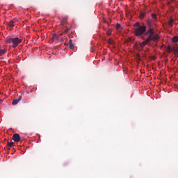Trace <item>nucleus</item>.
<instances>
[{"label": "nucleus", "instance_id": "nucleus-8", "mask_svg": "<svg viewBox=\"0 0 178 178\" xmlns=\"http://www.w3.org/2000/svg\"><path fill=\"white\" fill-rule=\"evenodd\" d=\"M67 23V17L63 18L61 20V24L63 26H65V24H66Z\"/></svg>", "mask_w": 178, "mask_h": 178}, {"label": "nucleus", "instance_id": "nucleus-18", "mask_svg": "<svg viewBox=\"0 0 178 178\" xmlns=\"http://www.w3.org/2000/svg\"><path fill=\"white\" fill-rule=\"evenodd\" d=\"M116 29H118V30H119V29H120V24H117Z\"/></svg>", "mask_w": 178, "mask_h": 178}, {"label": "nucleus", "instance_id": "nucleus-11", "mask_svg": "<svg viewBox=\"0 0 178 178\" xmlns=\"http://www.w3.org/2000/svg\"><path fill=\"white\" fill-rule=\"evenodd\" d=\"M178 42V36H174V37L172 38V42L176 43V42Z\"/></svg>", "mask_w": 178, "mask_h": 178}, {"label": "nucleus", "instance_id": "nucleus-22", "mask_svg": "<svg viewBox=\"0 0 178 178\" xmlns=\"http://www.w3.org/2000/svg\"><path fill=\"white\" fill-rule=\"evenodd\" d=\"M139 24L138 22L136 23V25Z\"/></svg>", "mask_w": 178, "mask_h": 178}, {"label": "nucleus", "instance_id": "nucleus-21", "mask_svg": "<svg viewBox=\"0 0 178 178\" xmlns=\"http://www.w3.org/2000/svg\"><path fill=\"white\" fill-rule=\"evenodd\" d=\"M1 102H2V99H0V104H1Z\"/></svg>", "mask_w": 178, "mask_h": 178}, {"label": "nucleus", "instance_id": "nucleus-20", "mask_svg": "<svg viewBox=\"0 0 178 178\" xmlns=\"http://www.w3.org/2000/svg\"><path fill=\"white\" fill-rule=\"evenodd\" d=\"M141 17H144V14H140Z\"/></svg>", "mask_w": 178, "mask_h": 178}, {"label": "nucleus", "instance_id": "nucleus-2", "mask_svg": "<svg viewBox=\"0 0 178 178\" xmlns=\"http://www.w3.org/2000/svg\"><path fill=\"white\" fill-rule=\"evenodd\" d=\"M22 42V39L19 38H10L6 40V44H13V48H16Z\"/></svg>", "mask_w": 178, "mask_h": 178}, {"label": "nucleus", "instance_id": "nucleus-5", "mask_svg": "<svg viewBox=\"0 0 178 178\" xmlns=\"http://www.w3.org/2000/svg\"><path fill=\"white\" fill-rule=\"evenodd\" d=\"M20 101H22V96H19L18 99L13 100V105H17Z\"/></svg>", "mask_w": 178, "mask_h": 178}, {"label": "nucleus", "instance_id": "nucleus-14", "mask_svg": "<svg viewBox=\"0 0 178 178\" xmlns=\"http://www.w3.org/2000/svg\"><path fill=\"white\" fill-rule=\"evenodd\" d=\"M172 51H173V49H172V47H170V46L168 47V52L169 54H170V52H172Z\"/></svg>", "mask_w": 178, "mask_h": 178}, {"label": "nucleus", "instance_id": "nucleus-12", "mask_svg": "<svg viewBox=\"0 0 178 178\" xmlns=\"http://www.w3.org/2000/svg\"><path fill=\"white\" fill-rule=\"evenodd\" d=\"M5 54H6V50H3V49L0 50V56L5 55Z\"/></svg>", "mask_w": 178, "mask_h": 178}, {"label": "nucleus", "instance_id": "nucleus-4", "mask_svg": "<svg viewBox=\"0 0 178 178\" xmlns=\"http://www.w3.org/2000/svg\"><path fill=\"white\" fill-rule=\"evenodd\" d=\"M13 138L15 143H19L20 141V135H19L18 134H15L13 136Z\"/></svg>", "mask_w": 178, "mask_h": 178}, {"label": "nucleus", "instance_id": "nucleus-16", "mask_svg": "<svg viewBox=\"0 0 178 178\" xmlns=\"http://www.w3.org/2000/svg\"><path fill=\"white\" fill-rule=\"evenodd\" d=\"M152 17L154 20H156V14H152Z\"/></svg>", "mask_w": 178, "mask_h": 178}, {"label": "nucleus", "instance_id": "nucleus-10", "mask_svg": "<svg viewBox=\"0 0 178 178\" xmlns=\"http://www.w3.org/2000/svg\"><path fill=\"white\" fill-rule=\"evenodd\" d=\"M175 22V19H170L168 22V24L169 26H170L171 27L173 26V22Z\"/></svg>", "mask_w": 178, "mask_h": 178}, {"label": "nucleus", "instance_id": "nucleus-17", "mask_svg": "<svg viewBox=\"0 0 178 178\" xmlns=\"http://www.w3.org/2000/svg\"><path fill=\"white\" fill-rule=\"evenodd\" d=\"M108 44H113V40L112 39H108Z\"/></svg>", "mask_w": 178, "mask_h": 178}, {"label": "nucleus", "instance_id": "nucleus-13", "mask_svg": "<svg viewBox=\"0 0 178 178\" xmlns=\"http://www.w3.org/2000/svg\"><path fill=\"white\" fill-rule=\"evenodd\" d=\"M106 35H112V31L111 30V29H108L106 31Z\"/></svg>", "mask_w": 178, "mask_h": 178}, {"label": "nucleus", "instance_id": "nucleus-6", "mask_svg": "<svg viewBox=\"0 0 178 178\" xmlns=\"http://www.w3.org/2000/svg\"><path fill=\"white\" fill-rule=\"evenodd\" d=\"M7 26H9V27H11V29H13V27H15V22L13 21L7 22Z\"/></svg>", "mask_w": 178, "mask_h": 178}, {"label": "nucleus", "instance_id": "nucleus-19", "mask_svg": "<svg viewBox=\"0 0 178 178\" xmlns=\"http://www.w3.org/2000/svg\"><path fill=\"white\" fill-rule=\"evenodd\" d=\"M67 31H69V29L67 28L66 29H65L64 33H67Z\"/></svg>", "mask_w": 178, "mask_h": 178}, {"label": "nucleus", "instance_id": "nucleus-1", "mask_svg": "<svg viewBox=\"0 0 178 178\" xmlns=\"http://www.w3.org/2000/svg\"><path fill=\"white\" fill-rule=\"evenodd\" d=\"M150 35H149L148 38L146 39L145 41L140 43V47L143 48L147 45V43L149 42V41H158L159 40V36L158 35L152 33V30H149Z\"/></svg>", "mask_w": 178, "mask_h": 178}, {"label": "nucleus", "instance_id": "nucleus-9", "mask_svg": "<svg viewBox=\"0 0 178 178\" xmlns=\"http://www.w3.org/2000/svg\"><path fill=\"white\" fill-rule=\"evenodd\" d=\"M69 46L70 49H74V45L72 42V40H70L69 41Z\"/></svg>", "mask_w": 178, "mask_h": 178}, {"label": "nucleus", "instance_id": "nucleus-15", "mask_svg": "<svg viewBox=\"0 0 178 178\" xmlns=\"http://www.w3.org/2000/svg\"><path fill=\"white\" fill-rule=\"evenodd\" d=\"M7 145L8 147H13V142H8Z\"/></svg>", "mask_w": 178, "mask_h": 178}, {"label": "nucleus", "instance_id": "nucleus-3", "mask_svg": "<svg viewBox=\"0 0 178 178\" xmlns=\"http://www.w3.org/2000/svg\"><path fill=\"white\" fill-rule=\"evenodd\" d=\"M147 31V27L144 25L137 26L134 29V34L136 37H140V35H143L144 33Z\"/></svg>", "mask_w": 178, "mask_h": 178}, {"label": "nucleus", "instance_id": "nucleus-7", "mask_svg": "<svg viewBox=\"0 0 178 178\" xmlns=\"http://www.w3.org/2000/svg\"><path fill=\"white\" fill-rule=\"evenodd\" d=\"M172 51L175 52V54H177L178 52V44H175L172 48Z\"/></svg>", "mask_w": 178, "mask_h": 178}]
</instances>
